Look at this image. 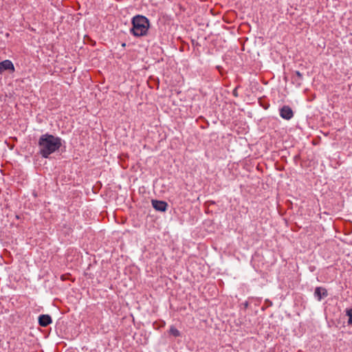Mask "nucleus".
<instances>
[{
	"label": "nucleus",
	"instance_id": "obj_1",
	"mask_svg": "<svg viewBox=\"0 0 352 352\" xmlns=\"http://www.w3.org/2000/svg\"><path fill=\"white\" fill-rule=\"evenodd\" d=\"M61 138L49 133H45L40 136L38 141L39 154L43 158H48L50 155L62 146Z\"/></svg>",
	"mask_w": 352,
	"mask_h": 352
},
{
	"label": "nucleus",
	"instance_id": "obj_2",
	"mask_svg": "<svg viewBox=\"0 0 352 352\" xmlns=\"http://www.w3.org/2000/svg\"><path fill=\"white\" fill-rule=\"evenodd\" d=\"M132 28L130 29V33L135 37L146 36L148 33L150 22L149 20L143 15H135L131 19Z\"/></svg>",
	"mask_w": 352,
	"mask_h": 352
},
{
	"label": "nucleus",
	"instance_id": "obj_3",
	"mask_svg": "<svg viewBox=\"0 0 352 352\" xmlns=\"http://www.w3.org/2000/svg\"><path fill=\"white\" fill-rule=\"evenodd\" d=\"M280 116L284 120H289L294 117V112L290 107L284 105L280 109Z\"/></svg>",
	"mask_w": 352,
	"mask_h": 352
},
{
	"label": "nucleus",
	"instance_id": "obj_4",
	"mask_svg": "<svg viewBox=\"0 0 352 352\" xmlns=\"http://www.w3.org/2000/svg\"><path fill=\"white\" fill-rule=\"evenodd\" d=\"M4 71L14 72V66L11 60H5L0 62V73Z\"/></svg>",
	"mask_w": 352,
	"mask_h": 352
},
{
	"label": "nucleus",
	"instance_id": "obj_5",
	"mask_svg": "<svg viewBox=\"0 0 352 352\" xmlns=\"http://www.w3.org/2000/svg\"><path fill=\"white\" fill-rule=\"evenodd\" d=\"M153 207L157 211L165 212L167 210L168 204L166 201L152 200Z\"/></svg>",
	"mask_w": 352,
	"mask_h": 352
},
{
	"label": "nucleus",
	"instance_id": "obj_6",
	"mask_svg": "<svg viewBox=\"0 0 352 352\" xmlns=\"http://www.w3.org/2000/svg\"><path fill=\"white\" fill-rule=\"evenodd\" d=\"M328 296L327 290L321 287H317L315 289L314 296L318 301H320L322 298Z\"/></svg>",
	"mask_w": 352,
	"mask_h": 352
},
{
	"label": "nucleus",
	"instance_id": "obj_7",
	"mask_svg": "<svg viewBox=\"0 0 352 352\" xmlns=\"http://www.w3.org/2000/svg\"><path fill=\"white\" fill-rule=\"evenodd\" d=\"M52 322V318L49 315H41L38 317V324L40 326L45 327Z\"/></svg>",
	"mask_w": 352,
	"mask_h": 352
},
{
	"label": "nucleus",
	"instance_id": "obj_8",
	"mask_svg": "<svg viewBox=\"0 0 352 352\" xmlns=\"http://www.w3.org/2000/svg\"><path fill=\"white\" fill-rule=\"evenodd\" d=\"M302 81V74L299 71L295 72V76L293 77V83L297 87H300Z\"/></svg>",
	"mask_w": 352,
	"mask_h": 352
},
{
	"label": "nucleus",
	"instance_id": "obj_9",
	"mask_svg": "<svg viewBox=\"0 0 352 352\" xmlns=\"http://www.w3.org/2000/svg\"><path fill=\"white\" fill-rule=\"evenodd\" d=\"M169 333L175 338L179 337L181 336L180 331L174 326H171L170 327Z\"/></svg>",
	"mask_w": 352,
	"mask_h": 352
},
{
	"label": "nucleus",
	"instance_id": "obj_10",
	"mask_svg": "<svg viewBox=\"0 0 352 352\" xmlns=\"http://www.w3.org/2000/svg\"><path fill=\"white\" fill-rule=\"evenodd\" d=\"M346 316L349 317L348 324L352 325V308L347 309L346 311Z\"/></svg>",
	"mask_w": 352,
	"mask_h": 352
},
{
	"label": "nucleus",
	"instance_id": "obj_11",
	"mask_svg": "<svg viewBox=\"0 0 352 352\" xmlns=\"http://www.w3.org/2000/svg\"><path fill=\"white\" fill-rule=\"evenodd\" d=\"M233 94H234L235 96H237L236 92V91H235V90L234 91Z\"/></svg>",
	"mask_w": 352,
	"mask_h": 352
},
{
	"label": "nucleus",
	"instance_id": "obj_12",
	"mask_svg": "<svg viewBox=\"0 0 352 352\" xmlns=\"http://www.w3.org/2000/svg\"><path fill=\"white\" fill-rule=\"evenodd\" d=\"M122 47H125V46H126V43H122Z\"/></svg>",
	"mask_w": 352,
	"mask_h": 352
}]
</instances>
